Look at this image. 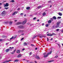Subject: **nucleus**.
I'll use <instances>...</instances> for the list:
<instances>
[{
    "label": "nucleus",
    "instance_id": "obj_15",
    "mask_svg": "<svg viewBox=\"0 0 63 63\" xmlns=\"http://www.w3.org/2000/svg\"><path fill=\"white\" fill-rule=\"evenodd\" d=\"M22 23H21V22H18L17 23V25H18L19 24H22Z\"/></svg>",
    "mask_w": 63,
    "mask_h": 63
},
{
    "label": "nucleus",
    "instance_id": "obj_44",
    "mask_svg": "<svg viewBox=\"0 0 63 63\" xmlns=\"http://www.w3.org/2000/svg\"><path fill=\"white\" fill-rule=\"evenodd\" d=\"M23 38H22V39H21V41H22V40H23Z\"/></svg>",
    "mask_w": 63,
    "mask_h": 63
},
{
    "label": "nucleus",
    "instance_id": "obj_29",
    "mask_svg": "<svg viewBox=\"0 0 63 63\" xmlns=\"http://www.w3.org/2000/svg\"><path fill=\"white\" fill-rule=\"evenodd\" d=\"M20 15L21 16H23V13H21L20 14Z\"/></svg>",
    "mask_w": 63,
    "mask_h": 63
},
{
    "label": "nucleus",
    "instance_id": "obj_27",
    "mask_svg": "<svg viewBox=\"0 0 63 63\" xmlns=\"http://www.w3.org/2000/svg\"><path fill=\"white\" fill-rule=\"evenodd\" d=\"M55 35V33H53L51 34L52 36H53V35Z\"/></svg>",
    "mask_w": 63,
    "mask_h": 63
},
{
    "label": "nucleus",
    "instance_id": "obj_3",
    "mask_svg": "<svg viewBox=\"0 0 63 63\" xmlns=\"http://www.w3.org/2000/svg\"><path fill=\"white\" fill-rule=\"evenodd\" d=\"M18 27L19 28L21 29H23V28H24V27L22 26H18Z\"/></svg>",
    "mask_w": 63,
    "mask_h": 63
},
{
    "label": "nucleus",
    "instance_id": "obj_38",
    "mask_svg": "<svg viewBox=\"0 0 63 63\" xmlns=\"http://www.w3.org/2000/svg\"><path fill=\"white\" fill-rule=\"evenodd\" d=\"M9 43H6V46H7V45H8V44H9Z\"/></svg>",
    "mask_w": 63,
    "mask_h": 63
},
{
    "label": "nucleus",
    "instance_id": "obj_13",
    "mask_svg": "<svg viewBox=\"0 0 63 63\" xmlns=\"http://www.w3.org/2000/svg\"><path fill=\"white\" fill-rule=\"evenodd\" d=\"M18 61H19V60H17V59H16L15 60H14V62H17Z\"/></svg>",
    "mask_w": 63,
    "mask_h": 63
},
{
    "label": "nucleus",
    "instance_id": "obj_50",
    "mask_svg": "<svg viewBox=\"0 0 63 63\" xmlns=\"http://www.w3.org/2000/svg\"><path fill=\"white\" fill-rule=\"evenodd\" d=\"M42 36H40V38H42Z\"/></svg>",
    "mask_w": 63,
    "mask_h": 63
},
{
    "label": "nucleus",
    "instance_id": "obj_1",
    "mask_svg": "<svg viewBox=\"0 0 63 63\" xmlns=\"http://www.w3.org/2000/svg\"><path fill=\"white\" fill-rule=\"evenodd\" d=\"M51 52H52V51H51L49 53H48L46 55H45L44 56V57H45V58H46L47 57L48 55L49 54H50L51 53Z\"/></svg>",
    "mask_w": 63,
    "mask_h": 63
},
{
    "label": "nucleus",
    "instance_id": "obj_51",
    "mask_svg": "<svg viewBox=\"0 0 63 63\" xmlns=\"http://www.w3.org/2000/svg\"><path fill=\"white\" fill-rule=\"evenodd\" d=\"M37 49H38V48H35V50H37Z\"/></svg>",
    "mask_w": 63,
    "mask_h": 63
},
{
    "label": "nucleus",
    "instance_id": "obj_21",
    "mask_svg": "<svg viewBox=\"0 0 63 63\" xmlns=\"http://www.w3.org/2000/svg\"><path fill=\"white\" fill-rule=\"evenodd\" d=\"M30 9V7H26L27 10H29Z\"/></svg>",
    "mask_w": 63,
    "mask_h": 63
},
{
    "label": "nucleus",
    "instance_id": "obj_7",
    "mask_svg": "<svg viewBox=\"0 0 63 63\" xmlns=\"http://www.w3.org/2000/svg\"><path fill=\"white\" fill-rule=\"evenodd\" d=\"M16 50L15 49L12 52H11V54H14V53H15V52H16Z\"/></svg>",
    "mask_w": 63,
    "mask_h": 63
},
{
    "label": "nucleus",
    "instance_id": "obj_52",
    "mask_svg": "<svg viewBox=\"0 0 63 63\" xmlns=\"http://www.w3.org/2000/svg\"><path fill=\"white\" fill-rule=\"evenodd\" d=\"M24 35V33H22L21 35Z\"/></svg>",
    "mask_w": 63,
    "mask_h": 63
},
{
    "label": "nucleus",
    "instance_id": "obj_49",
    "mask_svg": "<svg viewBox=\"0 0 63 63\" xmlns=\"http://www.w3.org/2000/svg\"><path fill=\"white\" fill-rule=\"evenodd\" d=\"M42 25L43 26L44 25V23H43L42 24Z\"/></svg>",
    "mask_w": 63,
    "mask_h": 63
},
{
    "label": "nucleus",
    "instance_id": "obj_18",
    "mask_svg": "<svg viewBox=\"0 0 63 63\" xmlns=\"http://www.w3.org/2000/svg\"><path fill=\"white\" fill-rule=\"evenodd\" d=\"M54 61V60H51L48 61V62H53Z\"/></svg>",
    "mask_w": 63,
    "mask_h": 63
},
{
    "label": "nucleus",
    "instance_id": "obj_40",
    "mask_svg": "<svg viewBox=\"0 0 63 63\" xmlns=\"http://www.w3.org/2000/svg\"><path fill=\"white\" fill-rule=\"evenodd\" d=\"M17 10L18 11H19V10H20V8H18L17 9Z\"/></svg>",
    "mask_w": 63,
    "mask_h": 63
},
{
    "label": "nucleus",
    "instance_id": "obj_57",
    "mask_svg": "<svg viewBox=\"0 0 63 63\" xmlns=\"http://www.w3.org/2000/svg\"><path fill=\"white\" fill-rule=\"evenodd\" d=\"M53 40V39L52 38H51V39H50L51 41V40Z\"/></svg>",
    "mask_w": 63,
    "mask_h": 63
},
{
    "label": "nucleus",
    "instance_id": "obj_8",
    "mask_svg": "<svg viewBox=\"0 0 63 63\" xmlns=\"http://www.w3.org/2000/svg\"><path fill=\"white\" fill-rule=\"evenodd\" d=\"M47 36H52V35H51V34L50 33H48L47 34Z\"/></svg>",
    "mask_w": 63,
    "mask_h": 63
},
{
    "label": "nucleus",
    "instance_id": "obj_60",
    "mask_svg": "<svg viewBox=\"0 0 63 63\" xmlns=\"http://www.w3.org/2000/svg\"><path fill=\"white\" fill-rule=\"evenodd\" d=\"M14 48V47H12V48H11L12 49L13 48Z\"/></svg>",
    "mask_w": 63,
    "mask_h": 63
},
{
    "label": "nucleus",
    "instance_id": "obj_17",
    "mask_svg": "<svg viewBox=\"0 0 63 63\" xmlns=\"http://www.w3.org/2000/svg\"><path fill=\"white\" fill-rule=\"evenodd\" d=\"M58 15H59V16H61L62 15V14L61 13H58Z\"/></svg>",
    "mask_w": 63,
    "mask_h": 63
},
{
    "label": "nucleus",
    "instance_id": "obj_37",
    "mask_svg": "<svg viewBox=\"0 0 63 63\" xmlns=\"http://www.w3.org/2000/svg\"><path fill=\"white\" fill-rule=\"evenodd\" d=\"M32 52H31L30 53V55H31L32 54Z\"/></svg>",
    "mask_w": 63,
    "mask_h": 63
},
{
    "label": "nucleus",
    "instance_id": "obj_59",
    "mask_svg": "<svg viewBox=\"0 0 63 63\" xmlns=\"http://www.w3.org/2000/svg\"><path fill=\"white\" fill-rule=\"evenodd\" d=\"M17 42H18V41H17L16 42V43Z\"/></svg>",
    "mask_w": 63,
    "mask_h": 63
},
{
    "label": "nucleus",
    "instance_id": "obj_20",
    "mask_svg": "<svg viewBox=\"0 0 63 63\" xmlns=\"http://www.w3.org/2000/svg\"><path fill=\"white\" fill-rule=\"evenodd\" d=\"M51 20H49L48 21V23H51Z\"/></svg>",
    "mask_w": 63,
    "mask_h": 63
},
{
    "label": "nucleus",
    "instance_id": "obj_46",
    "mask_svg": "<svg viewBox=\"0 0 63 63\" xmlns=\"http://www.w3.org/2000/svg\"><path fill=\"white\" fill-rule=\"evenodd\" d=\"M58 46H59V47H60V44H58Z\"/></svg>",
    "mask_w": 63,
    "mask_h": 63
},
{
    "label": "nucleus",
    "instance_id": "obj_39",
    "mask_svg": "<svg viewBox=\"0 0 63 63\" xmlns=\"http://www.w3.org/2000/svg\"><path fill=\"white\" fill-rule=\"evenodd\" d=\"M9 8V7H5V9H8V8Z\"/></svg>",
    "mask_w": 63,
    "mask_h": 63
},
{
    "label": "nucleus",
    "instance_id": "obj_26",
    "mask_svg": "<svg viewBox=\"0 0 63 63\" xmlns=\"http://www.w3.org/2000/svg\"><path fill=\"white\" fill-rule=\"evenodd\" d=\"M61 17H57L58 19H61Z\"/></svg>",
    "mask_w": 63,
    "mask_h": 63
},
{
    "label": "nucleus",
    "instance_id": "obj_42",
    "mask_svg": "<svg viewBox=\"0 0 63 63\" xmlns=\"http://www.w3.org/2000/svg\"><path fill=\"white\" fill-rule=\"evenodd\" d=\"M36 17H34V18H33V20H35V19H36Z\"/></svg>",
    "mask_w": 63,
    "mask_h": 63
},
{
    "label": "nucleus",
    "instance_id": "obj_47",
    "mask_svg": "<svg viewBox=\"0 0 63 63\" xmlns=\"http://www.w3.org/2000/svg\"><path fill=\"white\" fill-rule=\"evenodd\" d=\"M46 54V53H43V54L44 55H45V54Z\"/></svg>",
    "mask_w": 63,
    "mask_h": 63
},
{
    "label": "nucleus",
    "instance_id": "obj_19",
    "mask_svg": "<svg viewBox=\"0 0 63 63\" xmlns=\"http://www.w3.org/2000/svg\"><path fill=\"white\" fill-rule=\"evenodd\" d=\"M2 37L3 38H7V36L4 35H3L2 36Z\"/></svg>",
    "mask_w": 63,
    "mask_h": 63
},
{
    "label": "nucleus",
    "instance_id": "obj_6",
    "mask_svg": "<svg viewBox=\"0 0 63 63\" xmlns=\"http://www.w3.org/2000/svg\"><path fill=\"white\" fill-rule=\"evenodd\" d=\"M8 6H9V3H6L5 5H4L5 7H8Z\"/></svg>",
    "mask_w": 63,
    "mask_h": 63
},
{
    "label": "nucleus",
    "instance_id": "obj_55",
    "mask_svg": "<svg viewBox=\"0 0 63 63\" xmlns=\"http://www.w3.org/2000/svg\"><path fill=\"white\" fill-rule=\"evenodd\" d=\"M63 30L61 31L62 32H63V29H62Z\"/></svg>",
    "mask_w": 63,
    "mask_h": 63
},
{
    "label": "nucleus",
    "instance_id": "obj_5",
    "mask_svg": "<svg viewBox=\"0 0 63 63\" xmlns=\"http://www.w3.org/2000/svg\"><path fill=\"white\" fill-rule=\"evenodd\" d=\"M18 13V12L17 11H15L13 14L12 16H15L16 15V14L17 13Z\"/></svg>",
    "mask_w": 63,
    "mask_h": 63
},
{
    "label": "nucleus",
    "instance_id": "obj_30",
    "mask_svg": "<svg viewBox=\"0 0 63 63\" xmlns=\"http://www.w3.org/2000/svg\"><path fill=\"white\" fill-rule=\"evenodd\" d=\"M12 22H10V23H9L10 25H11V24H12Z\"/></svg>",
    "mask_w": 63,
    "mask_h": 63
},
{
    "label": "nucleus",
    "instance_id": "obj_31",
    "mask_svg": "<svg viewBox=\"0 0 63 63\" xmlns=\"http://www.w3.org/2000/svg\"><path fill=\"white\" fill-rule=\"evenodd\" d=\"M21 30V33H22V32H24V31L23 30Z\"/></svg>",
    "mask_w": 63,
    "mask_h": 63
},
{
    "label": "nucleus",
    "instance_id": "obj_2",
    "mask_svg": "<svg viewBox=\"0 0 63 63\" xmlns=\"http://www.w3.org/2000/svg\"><path fill=\"white\" fill-rule=\"evenodd\" d=\"M61 22H58L56 23V26L55 27L56 28H58L59 26V24H60Z\"/></svg>",
    "mask_w": 63,
    "mask_h": 63
},
{
    "label": "nucleus",
    "instance_id": "obj_32",
    "mask_svg": "<svg viewBox=\"0 0 63 63\" xmlns=\"http://www.w3.org/2000/svg\"><path fill=\"white\" fill-rule=\"evenodd\" d=\"M46 27H48V25L47 24L45 25Z\"/></svg>",
    "mask_w": 63,
    "mask_h": 63
},
{
    "label": "nucleus",
    "instance_id": "obj_36",
    "mask_svg": "<svg viewBox=\"0 0 63 63\" xmlns=\"http://www.w3.org/2000/svg\"><path fill=\"white\" fill-rule=\"evenodd\" d=\"M59 30V29H57L56 30V31H58Z\"/></svg>",
    "mask_w": 63,
    "mask_h": 63
},
{
    "label": "nucleus",
    "instance_id": "obj_4",
    "mask_svg": "<svg viewBox=\"0 0 63 63\" xmlns=\"http://www.w3.org/2000/svg\"><path fill=\"white\" fill-rule=\"evenodd\" d=\"M27 22V19H26L25 20L23 21V22L22 24L23 25L25 23H26V22Z\"/></svg>",
    "mask_w": 63,
    "mask_h": 63
},
{
    "label": "nucleus",
    "instance_id": "obj_64",
    "mask_svg": "<svg viewBox=\"0 0 63 63\" xmlns=\"http://www.w3.org/2000/svg\"><path fill=\"white\" fill-rule=\"evenodd\" d=\"M62 46H63V44H62Z\"/></svg>",
    "mask_w": 63,
    "mask_h": 63
},
{
    "label": "nucleus",
    "instance_id": "obj_48",
    "mask_svg": "<svg viewBox=\"0 0 63 63\" xmlns=\"http://www.w3.org/2000/svg\"><path fill=\"white\" fill-rule=\"evenodd\" d=\"M47 41H48V40H49V39H48V38H47Z\"/></svg>",
    "mask_w": 63,
    "mask_h": 63
},
{
    "label": "nucleus",
    "instance_id": "obj_34",
    "mask_svg": "<svg viewBox=\"0 0 63 63\" xmlns=\"http://www.w3.org/2000/svg\"><path fill=\"white\" fill-rule=\"evenodd\" d=\"M18 32H19V33H20V32H21V30H19L18 31Z\"/></svg>",
    "mask_w": 63,
    "mask_h": 63
},
{
    "label": "nucleus",
    "instance_id": "obj_25",
    "mask_svg": "<svg viewBox=\"0 0 63 63\" xmlns=\"http://www.w3.org/2000/svg\"><path fill=\"white\" fill-rule=\"evenodd\" d=\"M37 59H40V57L38 56L37 57Z\"/></svg>",
    "mask_w": 63,
    "mask_h": 63
},
{
    "label": "nucleus",
    "instance_id": "obj_12",
    "mask_svg": "<svg viewBox=\"0 0 63 63\" xmlns=\"http://www.w3.org/2000/svg\"><path fill=\"white\" fill-rule=\"evenodd\" d=\"M17 53H20V50H18L17 51Z\"/></svg>",
    "mask_w": 63,
    "mask_h": 63
},
{
    "label": "nucleus",
    "instance_id": "obj_9",
    "mask_svg": "<svg viewBox=\"0 0 63 63\" xmlns=\"http://www.w3.org/2000/svg\"><path fill=\"white\" fill-rule=\"evenodd\" d=\"M21 56V55L20 54H19L17 56V57L18 58H19V57H20Z\"/></svg>",
    "mask_w": 63,
    "mask_h": 63
},
{
    "label": "nucleus",
    "instance_id": "obj_11",
    "mask_svg": "<svg viewBox=\"0 0 63 63\" xmlns=\"http://www.w3.org/2000/svg\"><path fill=\"white\" fill-rule=\"evenodd\" d=\"M5 11H3L1 13V14L3 15V14H5Z\"/></svg>",
    "mask_w": 63,
    "mask_h": 63
},
{
    "label": "nucleus",
    "instance_id": "obj_43",
    "mask_svg": "<svg viewBox=\"0 0 63 63\" xmlns=\"http://www.w3.org/2000/svg\"><path fill=\"white\" fill-rule=\"evenodd\" d=\"M31 46H32V47H34V45H33V44H31Z\"/></svg>",
    "mask_w": 63,
    "mask_h": 63
},
{
    "label": "nucleus",
    "instance_id": "obj_24",
    "mask_svg": "<svg viewBox=\"0 0 63 63\" xmlns=\"http://www.w3.org/2000/svg\"><path fill=\"white\" fill-rule=\"evenodd\" d=\"M27 43H24V46H26L27 45Z\"/></svg>",
    "mask_w": 63,
    "mask_h": 63
},
{
    "label": "nucleus",
    "instance_id": "obj_56",
    "mask_svg": "<svg viewBox=\"0 0 63 63\" xmlns=\"http://www.w3.org/2000/svg\"><path fill=\"white\" fill-rule=\"evenodd\" d=\"M35 63H37L36 61H35Z\"/></svg>",
    "mask_w": 63,
    "mask_h": 63
},
{
    "label": "nucleus",
    "instance_id": "obj_54",
    "mask_svg": "<svg viewBox=\"0 0 63 63\" xmlns=\"http://www.w3.org/2000/svg\"><path fill=\"white\" fill-rule=\"evenodd\" d=\"M2 5V3H0V6Z\"/></svg>",
    "mask_w": 63,
    "mask_h": 63
},
{
    "label": "nucleus",
    "instance_id": "obj_10",
    "mask_svg": "<svg viewBox=\"0 0 63 63\" xmlns=\"http://www.w3.org/2000/svg\"><path fill=\"white\" fill-rule=\"evenodd\" d=\"M10 49H7L5 51L6 52H9L10 51Z\"/></svg>",
    "mask_w": 63,
    "mask_h": 63
},
{
    "label": "nucleus",
    "instance_id": "obj_35",
    "mask_svg": "<svg viewBox=\"0 0 63 63\" xmlns=\"http://www.w3.org/2000/svg\"><path fill=\"white\" fill-rule=\"evenodd\" d=\"M41 6H39L38 7L39 9H40V8H41Z\"/></svg>",
    "mask_w": 63,
    "mask_h": 63
},
{
    "label": "nucleus",
    "instance_id": "obj_45",
    "mask_svg": "<svg viewBox=\"0 0 63 63\" xmlns=\"http://www.w3.org/2000/svg\"><path fill=\"white\" fill-rule=\"evenodd\" d=\"M25 50V49L24 48H23L22 49V50L23 51Z\"/></svg>",
    "mask_w": 63,
    "mask_h": 63
},
{
    "label": "nucleus",
    "instance_id": "obj_62",
    "mask_svg": "<svg viewBox=\"0 0 63 63\" xmlns=\"http://www.w3.org/2000/svg\"><path fill=\"white\" fill-rule=\"evenodd\" d=\"M52 7V6L51 5H50V7Z\"/></svg>",
    "mask_w": 63,
    "mask_h": 63
},
{
    "label": "nucleus",
    "instance_id": "obj_14",
    "mask_svg": "<svg viewBox=\"0 0 63 63\" xmlns=\"http://www.w3.org/2000/svg\"><path fill=\"white\" fill-rule=\"evenodd\" d=\"M53 18L54 19H56V17L55 16H54L53 17Z\"/></svg>",
    "mask_w": 63,
    "mask_h": 63
},
{
    "label": "nucleus",
    "instance_id": "obj_61",
    "mask_svg": "<svg viewBox=\"0 0 63 63\" xmlns=\"http://www.w3.org/2000/svg\"><path fill=\"white\" fill-rule=\"evenodd\" d=\"M51 20H53V19L52 18H51Z\"/></svg>",
    "mask_w": 63,
    "mask_h": 63
},
{
    "label": "nucleus",
    "instance_id": "obj_33",
    "mask_svg": "<svg viewBox=\"0 0 63 63\" xmlns=\"http://www.w3.org/2000/svg\"><path fill=\"white\" fill-rule=\"evenodd\" d=\"M3 41V39H0V42H1V41Z\"/></svg>",
    "mask_w": 63,
    "mask_h": 63
},
{
    "label": "nucleus",
    "instance_id": "obj_53",
    "mask_svg": "<svg viewBox=\"0 0 63 63\" xmlns=\"http://www.w3.org/2000/svg\"><path fill=\"white\" fill-rule=\"evenodd\" d=\"M39 20H39V19H38L37 20V21H39Z\"/></svg>",
    "mask_w": 63,
    "mask_h": 63
},
{
    "label": "nucleus",
    "instance_id": "obj_22",
    "mask_svg": "<svg viewBox=\"0 0 63 63\" xmlns=\"http://www.w3.org/2000/svg\"><path fill=\"white\" fill-rule=\"evenodd\" d=\"M46 15V13H45L44 12V13L43 14V16H45Z\"/></svg>",
    "mask_w": 63,
    "mask_h": 63
},
{
    "label": "nucleus",
    "instance_id": "obj_23",
    "mask_svg": "<svg viewBox=\"0 0 63 63\" xmlns=\"http://www.w3.org/2000/svg\"><path fill=\"white\" fill-rule=\"evenodd\" d=\"M15 2V0H12L10 1V2Z\"/></svg>",
    "mask_w": 63,
    "mask_h": 63
},
{
    "label": "nucleus",
    "instance_id": "obj_28",
    "mask_svg": "<svg viewBox=\"0 0 63 63\" xmlns=\"http://www.w3.org/2000/svg\"><path fill=\"white\" fill-rule=\"evenodd\" d=\"M58 57V56H56L55 57V58H57Z\"/></svg>",
    "mask_w": 63,
    "mask_h": 63
},
{
    "label": "nucleus",
    "instance_id": "obj_41",
    "mask_svg": "<svg viewBox=\"0 0 63 63\" xmlns=\"http://www.w3.org/2000/svg\"><path fill=\"white\" fill-rule=\"evenodd\" d=\"M48 2H49V3H50L51 2V1H48Z\"/></svg>",
    "mask_w": 63,
    "mask_h": 63
},
{
    "label": "nucleus",
    "instance_id": "obj_16",
    "mask_svg": "<svg viewBox=\"0 0 63 63\" xmlns=\"http://www.w3.org/2000/svg\"><path fill=\"white\" fill-rule=\"evenodd\" d=\"M16 38V37H12L11 38H10V40H12V39H15Z\"/></svg>",
    "mask_w": 63,
    "mask_h": 63
},
{
    "label": "nucleus",
    "instance_id": "obj_58",
    "mask_svg": "<svg viewBox=\"0 0 63 63\" xmlns=\"http://www.w3.org/2000/svg\"><path fill=\"white\" fill-rule=\"evenodd\" d=\"M2 58V57H1L0 56V59H1V58Z\"/></svg>",
    "mask_w": 63,
    "mask_h": 63
},
{
    "label": "nucleus",
    "instance_id": "obj_63",
    "mask_svg": "<svg viewBox=\"0 0 63 63\" xmlns=\"http://www.w3.org/2000/svg\"><path fill=\"white\" fill-rule=\"evenodd\" d=\"M17 21V20H15V21Z\"/></svg>",
    "mask_w": 63,
    "mask_h": 63
}]
</instances>
